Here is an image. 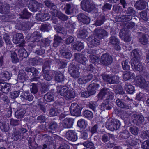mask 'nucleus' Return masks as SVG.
Here are the masks:
<instances>
[{
  "label": "nucleus",
  "mask_w": 149,
  "mask_h": 149,
  "mask_svg": "<svg viewBox=\"0 0 149 149\" xmlns=\"http://www.w3.org/2000/svg\"><path fill=\"white\" fill-rule=\"evenodd\" d=\"M38 58L37 57L31 58L30 60L33 65H37L41 64V62Z\"/></svg>",
  "instance_id": "0e129e2a"
},
{
  "label": "nucleus",
  "mask_w": 149,
  "mask_h": 149,
  "mask_svg": "<svg viewBox=\"0 0 149 149\" xmlns=\"http://www.w3.org/2000/svg\"><path fill=\"white\" fill-rule=\"evenodd\" d=\"M81 6L83 10L88 13L95 10L96 8L93 0H83Z\"/></svg>",
  "instance_id": "39448f33"
},
{
  "label": "nucleus",
  "mask_w": 149,
  "mask_h": 149,
  "mask_svg": "<svg viewBox=\"0 0 149 149\" xmlns=\"http://www.w3.org/2000/svg\"><path fill=\"white\" fill-rule=\"evenodd\" d=\"M148 38L146 34L142 33V34L139 39V41L141 44L146 45L148 42Z\"/></svg>",
  "instance_id": "5fc2aeb1"
},
{
  "label": "nucleus",
  "mask_w": 149,
  "mask_h": 149,
  "mask_svg": "<svg viewBox=\"0 0 149 149\" xmlns=\"http://www.w3.org/2000/svg\"><path fill=\"white\" fill-rule=\"evenodd\" d=\"M71 115L74 116H79L80 115L82 108L76 103H72L69 108Z\"/></svg>",
  "instance_id": "6e6552de"
},
{
  "label": "nucleus",
  "mask_w": 149,
  "mask_h": 149,
  "mask_svg": "<svg viewBox=\"0 0 149 149\" xmlns=\"http://www.w3.org/2000/svg\"><path fill=\"white\" fill-rule=\"evenodd\" d=\"M50 68V62L49 61H46L44 63L42 67V72H49Z\"/></svg>",
  "instance_id": "8fccbe9b"
},
{
  "label": "nucleus",
  "mask_w": 149,
  "mask_h": 149,
  "mask_svg": "<svg viewBox=\"0 0 149 149\" xmlns=\"http://www.w3.org/2000/svg\"><path fill=\"white\" fill-rule=\"evenodd\" d=\"M123 77L125 81L130 79H134L135 77L134 73H132L130 71H125L123 72Z\"/></svg>",
  "instance_id": "b1692460"
},
{
  "label": "nucleus",
  "mask_w": 149,
  "mask_h": 149,
  "mask_svg": "<svg viewBox=\"0 0 149 149\" xmlns=\"http://www.w3.org/2000/svg\"><path fill=\"white\" fill-rule=\"evenodd\" d=\"M112 5L109 3H105L102 7V12L104 13V12L110 10L112 7Z\"/></svg>",
  "instance_id": "bf43d9fd"
},
{
  "label": "nucleus",
  "mask_w": 149,
  "mask_h": 149,
  "mask_svg": "<svg viewBox=\"0 0 149 149\" xmlns=\"http://www.w3.org/2000/svg\"><path fill=\"white\" fill-rule=\"evenodd\" d=\"M28 7L31 11L35 12L38 10L40 7L36 1L32 0L29 1Z\"/></svg>",
  "instance_id": "aec40b11"
},
{
  "label": "nucleus",
  "mask_w": 149,
  "mask_h": 149,
  "mask_svg": "<svg viewBox=\"0 0 149 149\" xmlns=\"http://www.w3.org/2000/svg\"><path fill=\"white\" fill-rule=\"evenodd\" d=\"M13 131L12 136L14 140L17 141L22 139V136L18 130H17L15 128L13 129Z\"/></svg>",
  "instance_id": "2f4dec72"
},
{
  "label": "nucleus",
  "mask_w": 149,
  "mask_h": 149,
  "mask_svg": "<svg viewBox=\"0 0 149 149\" xmlns=\"http://www.w3.org/2000/svg\"><path fill=\"white\" fill-rule=\"evenodd\" d=\"M112 134H110L109 133L104 134L102 137V141L103 142L106 143L110 140V138L112 137Z\"/></svg>",
  "instance_id": "6e6d98bb"
},
{
  "label": "nucleus",
  "mask_w": 149,
  "mask_h": 149,
  "mask_svg": "<svg viewBox=\"0 0 149 149\" xmlns=\"http://www.w3.org/2000/svg\"><path fill=\"white\" fill-rule=\"evenodd\" d=\"M51 24L49 23H46L42 24L40 29L41 31L43 32H48L51 28Z\"/></svg>",
  "instance_id": "e433bc0d"
},
{
  "label": "nucleus",
  "mask_w": 149,
  "mask_h": 149,
  "mask_svg": "<svg viewBox=\"0 0 149 149\" xmlns=\"http://www.w3.org/2000/svg\"><path fill=\"white\" fill-rule=\"evenodd\" d=\"M75 59L78 63L84 65L83 69L86 67V63L88 62L87 58L85 57L83 54L79 53H75L74 54Z\"/></svg>",
  "instance_id": "9d476101"
},
{
  "label": "nucleus",
  "mask_w": 149,
  "mask_h": 149,
  "mask_svg": "<svg viewBox=\"0 0 149 149\" xmlns=\"http://www.w3.org/2000/svg\"><path fill=\"white\" fill-rule=\"evenodd\" d=\"M97 80L96 79L92 80L88 86V90L91 91V95L95 94L96 90L99 87V84L97 83Z\"/></svg>",
  "instance_id": "f3484780"
},
{
  "label": "nucleus",
  "mask_w": 149,
  "mask_h": 149,
  "mask_svg": "<svg viewBox=\"0 0 149 149\" xmlns=\"http://www.w3.org/2000/svg\"><path fill=\"white\" fill-rule=\"evenodd\" d=\"M94 36H91L87 38L89 48L86 50L88 53L94 55L97 50L92 48L96 47L100 44V40L107 36V33L102 29L96 28L94 30Z\"/></svg>",
  "instance_id": "f257e3e1"
},
{
  "label": "nucleus",
  "mask_w": 149,
  "mask_h": 149,
  "mask_svg": "<svg viewBox=\"0 0 149 149\" xmlns=\"http://www.w3.org/2000/svg\"><path fill=\"white\" fill-rule=\"evenodd\" d=\"M11 61L13 63L16 64L19 61L16 53L13 51L11 52Z\"/></svg>",
  "instance_id": "a18cd8bd"
},
{
  "label": "nucleus",
  "mask_w": 149,
  "mask_h": 149,
  "mask_svg": "<svg viewBox=\"0 0 149 149\" xmlns=\"http://www.w3.org/2000/svg\"><path fill=\"white\" fill-rule=\"evenodd\" d=\"M90 62L93 64H94L95 65H96L100 61V58L95 55L91 54L90 55Z\"/></svg>",
  "instance_id": "a19ab883"
},
{
  "label": "nucleus",
  "mask_w": 149,
  "mask_h": 149,
  "mask_svg": "<svg viewBox=\"0 0 149 149\" xmlns=\"http://www.w3.org/2000/svg\"><path fill=\"white\" fill-rule=\"evenodd\" d=\"M78 19L84 24H88L90 23L91 19L85 14L80 13L77 16Z\"/></svg>",
  "instance_id": "6ab92c4d"
},
{
  "label": "nucleus",
  "mask_w": 149,
  "mask_h": 149,
  "mask_svg": "<svg viewBox=\"0 0 149 149\" xmlns=\"http://www.w3.org/2000/svg\"><path fill=\"white\" fill-rule=\"evenodd\" d=\"M25 113V110L21 109L17 111L15 113V115L17 118H20L23 116Z\"/></svg>",
  "instance_id": "49530a36"
},
{
  "label": "nucleus",
  "mask_w": 149,
  "mask_h": 149,
  "mask_svg": "<svg viewBox=\"0 0 149 149\" xmlns=\"http://www.w3.org/2000/svg\"><path fill=\"white\" fill-rule=\"evenodd\" d=\"M129 111V110L126 111L121 116V118L124 121H126L128 120V118L131 115L134 111L132 110L130 111Z\"/></svg>",
  "instance_id": "603ef678"
},
{
  "label": "nucleus",
  "mask_w": 149,
  "mask_h": 149,
  "mask_svg": "<svg viewBox=\"0 0 149 149\" xmlns=\"http://www.w3.org/2000/svg\"><path fill=\"white\" fill-rule=\"evenodd\" d=\"M11 90V84L6 82H0V91L2 93L7 94Z\"/></svg>",
  "instance_id": "dca6fc26"
},
{
  "label": "nucleus",
  "mask_w": 149,
  "mask_h": 149,
  "mask_svg": "<svg viewBox=\"0 0 149 149\" xmlns=\"http://www.w3.org/2000/svg\"><path fill=\"white\" fill-rule=\"evenodd\" d=\"M10 75L9 72L5 71L1 73L0 74V78L4 81L9 80L10 78Z\"/></svg>",
  "instance_id": "c756f323"
},
{
  "label": "nucleus",
  "mask_w": 149,
  "mask_h": 149,
  "mask_svg": "<svg viewBox=\"0 0 149 149\" xmlns=\"http://www.w3.org/2000/svg\"><path fill=\"white\" fill-rule=\"evenodd\" d=\"M137 8L139 10L145 9L146 7V2L142 0H139L136 3Z\"/></svg>",
  "instance_id": "58836bf2"
},
{
  "label": "nucleus",
  "mask_w": 149,
  "mask_h": 149,
  "mask_svg": "<svg viewBox=\"0 0 149 149\" xmlns=\"http://www.w3.org/2000/svg\"><path fill=\"white\" fill-rule=\"evenodd\" d=\"M57 17L63 21L67 20L68 19V17L65 15L63 14L61 12H58L56 15Z\"/></svg>",
  "instance_id": "13d9d810"
},
{
  "label": "nucleus",
  "mask_w": 149,
  "mask_h": 149,
  "mask_svg": "<svg viewBox=\"0 0 149 149\" xmlns=\"http://www.w3.org/2000/svg\"><path fill=\"white\" fill-rule=\"evenodd\" d=\"M42 35L38 31H36L32 33L30 37V40H35V41L40 40L39 39L41 38Z\"/></svg>",
  "instance_id": "72a5a7b5"
},
{
  "label": "nucleus",
  "mask_w": 149,
  "mask_h": 149,
  "mask_svg": "<svg viewBox=\"0 0 149 149\" xmlns=\"http://www.w3.org/2000/svg\"><path fill=\"white\" fill-rule=\"evenodd\" d=\"M88 27L84 26L82 28H80L77 34L78 38L81 39H84L87 37L88 32L87 31Z\"/></svg>",
  "instance_id": "2eb2a0df"
},
{
  "label": "nucleus",
  "mask_w": 149,
  "mask_h": 149,
  "mask_svg": "<svg viewBox=\"0 0 149 149\" xmlns=\"http://www.w3.org/2000/svg\"><path fill=\"white\" fill-rule=\"evenodd\" d=\"M10 36L8 33H5L3 35V38L5 42L6 43L7 45H12Z\"/></svg>",
  "instance_id": "4d7b16f0"
},
{
  "label": "nucleus",
  "mask_w": 149,
  "mask_h": 149,
  "mask_svg": "<svg viewBox=\"0 0 149 149\" xmlns=\"http://www.w3.org/2000/svg\"><path fill=\"white\" fill-rule=\"evenodd\" d=\"M83 115L85 118L89 120H91L93 117V113L88 110H85L83 112Z\"/></svg>",
  "instance_id": "09e8293b"
},
{
  "label": "nucleus",
  "mask_w": 149,
  "mask_h": 149,
  "mask_svg": "<svg viewBox=\"0 0 149 149\" xmlns=\"http://www.w3.org/2000/svg\"><path fill=\"white\" fill-rule=\"evenodd\" d=\"M128 140L130 141L129 143V145H132L133 144L136 145L139 143V140L137 138H133V136L131 135L130 138L128 139Z\"/></svg>",
  "instance_id": "864d4df0"
},
{
  "label": "nucleus",
  "mask_w": 149,
  "mask_h": 149,
  "mask_svg": "<svg viewBox=\"0 0 149 149\" xmlns=\"http://www.w3.org/2000/svg\"><path fill=\"white\" fill-rule=\"evenodd\" d=\"M140 16L143 20L146 21L148 20V17L147 11L143 10L139 14Z\"/></svg>",
  "instance_id": "e2e57ef3"
},
{
  "label": "nucleus",
  "mask_w": 149,
  "mask_h": 149,
  "mask_svg": "<svg viewBox=\"0 0 149 149\" xmlns=\"http://www.w3.org/2000/svg\"><path fill=\"white\" fill-rule=\"evenodd\" d=\"M131 65L132 67L134 66V68L136 71H138L139 72H141L143 70V67L142 65L139 60L136 61L134 62H131Z\"/></svg>",
  "instance_id": "a878e982"
},
{
  "label": "nucleus",
  "mask_w": 149,
  "mask_h": 149,
  "mask_svg": "<svg viewBox=\"0 0 149 149\" xmlns=\"http://www.w3.org/2000/svg\"><path fill=\"white\" fill-rule=\"evenodd\" d=\"M106 19L105 15L102 14L100 15L98 17V19L97 20L95 23L96 26H100L103 24L106 21Z\"/></svg>",
  "instance_id": "4c0bfd02"
},
{
  "label": "nucleus",
  "mask_w": 149,
  "mask_h": 149,
  "mask_svg": "<svg viewBox=\"0 0 149 149\" xmlns=\"http://www.w3.org/2000/svg\"><path fill=\"white\" fill-rule=\"evenodd\" d=\"M123 69L124 70H128L130 68V63L127 59L121 62Z\"/></svg>",
  "instance_id": "37998d69"
},
{
  "label": "nucleus",
  "mask_w": 149,
  "mask_h": 149,
  "mask_svg": "<svg viewBox=\"0 0 149 149\" xmlns=\"http://www.w3.org/2000/svg\"><path fill=\"white\" fill-rule=\"evenodd\" d=\"M126 13L133 16H134L136 14V11L132 7H129L126 11Z\"/></svg>",
  "instance_id": "774afa93"
},
{
  "label": "nucleus",
  "mask_w": 149,
  "mask_h": 149,
  "mask_svg": "<svg viewBox=\"0 0 149 149\" xmlns=\"http://www.w3.org/2000/svg\"><path fill=\"white\" fill-rule=\"evenodd\" d=\"M132 16L130 15H123L121 16H116L115 17V21L117 22H125L130 20L132 19Z\"/></svg>",
  "instance_id": "5701e85b"
},
{
  "label": "nucleus",
  "mask_w": 149,
  "mask_h": 149,
  "mask_svg": "<svg viewBox=\"0 0 149 149\" xmlns=\"http://www.w3.org/2000/svg\"><path fill=\"white\" fill-rule=\"evenodd\" d=\"M66 138L68 140L72 141H76L77 139V137L74 131L70 130L66 133Z\"/></svg>",
  "instance_id": "412c9836"
},
{
  "label": "nucleus",
  "mask_w": 149,
  "mask_h": 149,
  "mask_svg": "<svg viewBox=\"0 0 149 149\" xmlns=\"http://www.w3.org/2000/svg\"><path fill=\"white\" fill-rule=\"evenodd\" d=\"M109 103L108 100L104 101L101 106V110L102 111H105V109L107 110H111L112 107L111 106L108 105Z\"/></svg>",
  "instance_id": "ea45409f"
},
{
  "label": "nucleus",
  "mask_w": 149,
  "mask_h": 149,
  "mask_svg": "<svg viewBox=\"0 0 149 149\" xmlns=\"http://www.w3.org/2000/svg\"><path fill=\"white\" fill-rule=\"evenodd\" d=\"M132 121H144V117L142 115L134 114L132 116Z\"/></svg>",
  "instance_id": "c03bdc74"
},
{
  "label": "nucleus",
  "mask_w": 149,
  "mask_h": 149,
  "mask_svg": "<svg viewBox=\"0 0 149 149\" xmlns=\"http://www.w3.org/2000/svg\"><path fill=\"white\" fill-rule=\"evenodd\" d=\"M18 55L20 59L22 60L24 58H26L29 54L24 47H21L18 50Z\"/></svg>",
  "instance_id": "393cba45"
},
{
  "label": "nucleus",
  "mask_w": 149,
  "mask_h": 149,
  "mask_svg": "<svg viewBox=\"0 0 149 149\" xmlns=\"http://www.w3.org/2000/svg\"><path fill=\"white\" fill-rule=\"evenodd\" d=\"M20 18L22 19H28L31 16V13L29 12L27 9L24 8L19 14Z\"/></svg>",
  "instance_id": "4be33fe9"
},
{
  "label": "nucleus",
  "mask_w": 149,
  "mask_h": 149,
  "mask_svg": "<svg viewBox=\"0 0 149 149\" xmlns=\"http://www.w3.org/2000/svg\"><path fill=\"white\" fill-rule=\"evenodd\" d=\"M59 112L56 109L51 108L49 111V114L51 116H58L59 114Z\"/></svg>",
  "instance_id": "69168bd1"
},
{
  "label": "nucleus",
  "mask_w": 149,
  "mask_h": 149,
  "mask_svg": "<svg viewBox=\"0 0 149 149\" xmlns=\"http://www.w3.org/2000/svg\"><path fill=\"white\" fill-rule=\"evenodd\" d=\"M135 82L141 88L149 90V81H146L141 76H137L135 79Z\"/></svg>",
  "instance_id": "0eeeda50"
},
{
  "label": "nucleus",
  "mask_w": 149,
  "mask_h": 149,
  "mask_svg": "<svg viewBox=\"0 0 149 149\" xmlns=\"http://www.w3.org/2000/svg\"><path fill=\"white\" fill-rule=\"evenodd\" d=\"M83 145L85 147L91 149H95L94 144L90 141H87L83 143Z\"/></svg>",
  "instance_id": "3c124183"
},
{
  "label": "nucleus",
  "mask_w": 149,
  "mask_h": 149,
  "mask_svg": "<svg viewBox=\"0 0 149 149\" xmlns=\"http://www.w3.org/2000/svg\"><path fill=\"white\" fill-rule=\"evenodd\" d=\"M71 5L69 3L67 4L64 8L65 10V13L67 15H69L73 13V10L71 9Z\"/></svg>",
  "instance_id": "052dcab7"
},
{
  "label": "nucleus",
  "mask_w": 149,
  "mask_h": 149,
  "mask_svg": "<svg viewBox=\"0 0 149 149\" xmlns=\"http://www.w3.org/2000/svg\"><path fill=\"white\" fill-rule=\"evenodd\" d=\"M80 65L75 66L74 64H71L68 68V71L71 76L74 78H77L79 76L78 68H80Z\"/></svg>",
  "instance_id": "1a4fd4ad"
},
{
  "label": "nucleus",
  "mask_w": 149,
  "mask_h": 149,
  "mask_svg": "<svg viewBox=\"0 0 149 149\" xmlns=\"http://www.w3.org/2000/svg\"><path fill=\"white\" fill-rule=\"evenodd\" d=\"M55 80L58 82L63 83L65 79L63 74L60 71L56 72L55 75Z\"/></svg>",
  "instance_id": "cd10ccee"
},
{
  "label": "nucleus",
  "mask_w": 149,
  "mask_h": 149,
  "mask_svg": "<svg viewBox=\"0 0 149 149\" xmlns=\"http://www.w3.org/2000/svg\"><path fill=\"white\" fill-rule=\"evenodd\" d=\"M20 96L29 101H32L33 98V95L28 91H24L21 93Z\"/></svg>",
  "instance_id": "bb28decb"
},
{
  "label": "nucleus",
  "mask_w": 149,
  "mask_h": 149,
  "mask_svg": "<svg viewBox=\"0 0 149 149\" xmlns=\"http://www.w3.org/2000/svg\"><path fill=\"white\" fill-rule=\"evenodd\" d=\"M102 76L103 80L107 84H114V81L112 79V77L109 74H102Z\"/></svg>",
  "instance_id": "473e14b6"
},
{
  "label": "nucleus",
  "mask_w": 149,
  "mask_h": 149,
  "mask_svg": "<svg viewBox=\"0 0 149 149\" xmlns=\"http://www.w3.org/2000/svg\"><path fill=\"white\" fill-rule=\"evenodd\" d=\"M19 90L15 91L10 93V97L12 99H15L19 95Z\"/></svg>",
  "instance_id": "680f3d73"
},
{
  "label": "nucleus",
  "mask_w": 149,
  "mask_h": 149,
  "mask_svg": "<svg viewBox=\"0 0 149 149\" xmlns=\"http://www.w3.org/2000/svg\"><path fill=\"white\" fill-rule=\"evenodd\" d=\"M12 41L15 44H22L24 43V40L23 34L20 33H17L13 35Z\"/></svg>",
  "instance_id": "4468645a"
},
{
  "label": "nucleus",
  "mask_w": 149,
  "mask_h": 149,
  "mask_svg": "<svg viewBox=\"0 0 149 149\" xmlns=\"http://www.w3.org/2000/svg\"><path fill=\"white\" fill-rule=\"evenodd\" d=\"M119 36L120 38L124 39L125 42H129L131 40V38L129 35L127 31H126L125 29H121L120 30Z\"/></svg>",
  "instance_id": "a211bd4d"
},
{
  "label": "nucleus",
  "mask_w": 149,
  "mask_h": 149,
  "mask_svg": "<svg viewBox=\"0 0 149 149\" xmlns=\"http://www.w3.org/2000/svg\"><path fill=\"white\" fill-rule=\"evenodd\" d=\"M58 93L61 96H63L66 99H69L74 97V92L68 90V87L65 86L61 87L60 89H58Z\"/></svg>",
  "instance_id": "423d86ee"
},
{
  "label": "nucleus",
  "mask_w": 149,
  "mask_h": 149,
  "mask_svg": "<svg viewBox=\"0 0 149 149\" xmlns=\"http://www.w3.org/2000/svg\"><path fill=\"white\" fill-rule=\"evenodd\" d=\"M86 67H87L86 70L88 72L94 73L95 72V68L93 65L92 64H90L89 65H86Z\"/></svg>",
  "instance_id": "338daca9"
},
{
  "label": "nucleus",
  "mask_w": 149,
  "mask_h": 149,
  "mask_svg": "<svg viewBox=\"0 0 149 149\" xmlns=\"http://www.w3.org/2000/svg\"><path fill=\"white\" fill-rule=\"evenodd\" d=\"M73 47L74 50L80 51L83 49L84 46L83 43L81 42L77 41L74 42Z\"/></svg>",
  "instance_id": "f704fd0d"
},
{
  "label": "nucleus",
  "mask_w": 149,
  "mask_h": 149,
  "mask_svg": "<svg viewBox=\"0 0 149 149\" xmlns=\"http://www.w3.org/2000/svg\"><path fill=\"white\" fill-rule=\"evenodd\" d=\"M124 88L127 93L130 94H133L135 93L134 87L131 84H125Z\"/></svg>",
  "instance_id": "c9c22d12"
},
{
  "label": "nucleus",
  "mask_w": 149,
  "mask_h": 149,
  "mask_svg": "<svg viewBox=\"0 0 149 149\" xmlns=\"http://www.w3.org/2000/svg\"><path fill=\"white\" fill-rule=\"evenodd\" d=\"M108 44L109 45H112L116 50H120L121 49V47L119 45L120 41L115 36H111L109 38Z\"/></svg>",
  "instance_id": "9b49d317"
},
{
  "label": "nucleus",
  "mask_w": 149,
  "mask_h": 149,
  "mask_svg": "<svg viewBox=\"0 0 149 149\" xmlns=\"http://www.w3.org/2000/svg\"><path fill=\"white\" fill-rule=\"evenodd\" d=\"M131 135L129 132L127 130H125L120 133L119 137L122 139H129Z\"/></svg>",
  "instance_id": "79ce46f5"
},
{
  "label": "nucleus",
  "mask_w": 149,
  "mask_h": 149,
  "mask_svg": "<svg viewBox=\"0 0 149 149\" xmlns=\"http://www.w3.org/2000/svg\"><path fill=\"white\" fill-rule=\"evenodd\" d=\"M60 52L64 58L67 59H70L72 56L70 51L65 45H62V47L60 48Z\"/></svg>",
  "instance_id": "ddd939ff"
},
{
  "label": "nucleus",
  "mask_w": 149,
  "mask_h": 149,
  "mask_svg": "<svg viewBox=\"0 0 149 149\" xmlns=\"http://www.w3.org/2000/svg\"><path fill=\"white\" fill-rule=\"evenodd\" d=\"M54 92L52 91L48 92L44 96V99L47 102H50L54 100Z\"/></svg>",
  "instance_id": "c85d7f7f"
},
{
  "label": "nucleus",
  "mask_w": 149,
  "mask_h": 149,
  "mask_svg": "<svg viewBox=\"0 0 149 149\" xmlns=\"http://www.w3.org/2000/svg\"><path fill=\"white\" fill-rule=\"evenodd\" d=\"M29 40L28 42V46L31 52H32L33 48L36 46V45L41 47H46L49 46L51 42L50 40L47 38H44L38 41H35V40H30V39Z\"/></svg>",
  "instance_id": "20e7f679"
},
{
  "label": "nucleus",
  "mask_w": 149,
  "mask_h": 149,
  "mask_svg": "<svg viewBox=\"0 0 149 149\" xmlns=\"http://www.w3.org/2000/svg\"><path fill=\"white\" fill-rule=\"evenodd\" d=\"M113 62L112 56L108 54H103L101 58L100 62L103 65L108 66L111 64Z\"/></svg>",
  "instance_id": "f8f14e48"
},
{
  "label": "nucleus",
  "mask_w": 149,
  "mask_h": 149,
  "mask_svg": "<svg viewBox=\"0 0 149 149\" xmlns=\"http://www.w3.org/2000/svg\"><path fill=\"white\" fill-rule=\"evenodd\" d=\"M25 70L27 72V74L26 72L23 70H20L19 72L18 75V79L22 81H25L28 79V75L30 77H35L38 75V70L33 67H26L25 68Z\"/></svg>",
  "instance_id": "7ed1b4c3"
},
{
  "label": "nucleus",
  "mask_w": 149,
  "mask_h": 149,
  "mask_svg": "<svg viewBox=\"0 0 149 149\" xmlns=\"http://www.w3.org/2000/svg\"><path fill=\"white\" fill-rule=\"evenodd\" d=\"M116 94L120 95V99H118L116 101V104L117 106L122 108H125L130 110L129 107H130L127 103L128 102L130 101V99L125 94L122 88L119 87L116 89Z\"/></svg>",
  "instance_id": "f03ea898"
},
{
  "label": "nucleus",
  "mask_w": 149,
  "mask_h": 149,
  "mask_svg": "<svg viewBox=\"0 0 149 149\" xmlns=\"http://www.w3.org/2000/svg\"><path fill=\"white\" fill-rule=\"evenodd\" d=\"M131 55L133 58L131 60V62H134L136 61H137L139 60L140 55L136 49H135L132 51Z\"/></svg>",
  "instance_id": "7c9ffc66"
},
{
  "label": "nucleus",
  "mask_w": 149,
  "mask_h": 149,
  "mask_svg": "<svg viewBox=\"0 0 149 149\" xmlns=\"http://www.w3.org/2000/svg\"><path fill=\"white\" fill-rule=\"evenodd\" d=\"M45 5L51 10L54 11L56 8V6L53 3L49 0H47L44 1Z\"/></svg>",
  "instance_id": "de8ad7c7"
}]
</instances>
